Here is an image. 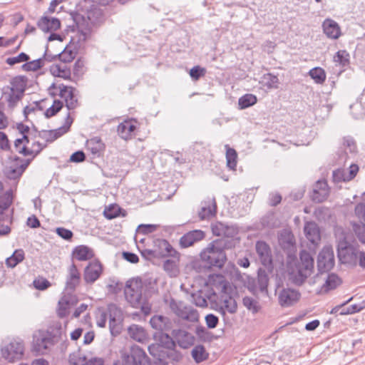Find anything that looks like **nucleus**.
Listing matches in <instances>:
<instances>
[{"label": "nucleus", "mask_w": 365, "mask_h": 365, "mask_svg": "<svg viewBox=\"0 0 365 365\" xmlns=\"http://www.w3.org/2000/svg\"><path fill=\"white\" fill-rule=\"evenodd\" d=\"M235 244L234 240L217 239L213 240L200 252V258L205 263V266L209 268H222L227 261L225 250L234 247Z\"/></svg>", "instance_id": "f257e3e1"}, {"label": "nucleus", "mask_w": 365, "mask_h": 365, "mask_svg": "<svg viewBox=\"0 0 365 365\" xmlns=\"http://www.w3.org/2000/svg\"><path fill=\"white\" fill-rule=\"evenodd\" d=\"M14 147L18 153L31 160L43 149V144L37 135H27L17 138Z\"/></svg>", "instance_id": "f03ea898"}, {"label": "nucleus", "mask_w": 365, "mask_h": 365, "mask_svg": "<svg viewBox=\"0 0 365 365\" xmlns=\"http://www.w3.org/2000/svg\"><path fill=\"white\" fill-rule=\"evenodd\" d=\"M337 256L341 263L357 264L358 256L361 250L357 246H354L347 240L344 234L339 237L337 240Z\"/></svg>", "instance_id": "7ed1b4c3"}, {"label": "nucleus", "mask_w": 365, "mask_h": 365, "mask_svg": "<svg viewBox=\"0 0 365 365\" xmlns=\"http://www.w3.org/2000/svg\"><path fill=\"white\" fill-rule=\"evenodd\" d=\"M297 274L293 281L297 285H301L309 277L314 269V259L306 250L299 253V261L296 264Z\"/></svg>", "instance_id": "20e7f679"}, {"label": "nucleus", "mask_w": 365, "mask_h": 365, "mask_svg": "<svg viewBox=\"0 0 365 365\" xmlns=\"http://www.w3.org/2000/svg\"><path fill=\"white\" fill-rule=\"evenodd\" d=\"M144 282L140 277L133 278L126 282L124 293L126 300L133 307L141 304Z\"/></svg>", "instance_id": "39448f33"}, {"label": "nucleus", "mask_w": 365, "mask_h": 365, "mask_svg": "<svg viewBox=\"0 0 365 365\" xmlns=\"http://www.w3.org/2000/svg\"><path fill=\"white\" fill-rule=\"evenodd\" d=\"M48 92L53 98L58 96L63 99L68 109H73L77 106V99L71 86L53 83L49 86Z\"/></svg>", "instance_id": "423d86ee"}, {"label": "nucleus", "mask_w": 365, "mask_h": 365, "mask_svg": "<svg viewBox=\"0 0 365 365\" xmlns=\"http://www.w3.org/2000/svg\"><path fill=\"white\" fill-rule=\"evenodd\" d=\"M72 123L73 118L71 117L70 113H68L65 120L64 124L61 127L54 130H43L37 135L38 138H40L41 142H43V148L46 147L48 143H53L58 138L66 133L69 130Z\"/></svg>", "instance_id": "0eeeda50"}, {"label": "nucleus", "mask_w": 365, "mask_h": 365, "mask_svg": "<svg viewBox=\"0 0 365 365\" xmlns=\"http://www.w3.org/2000/svg\"><path fill=\"white\" fill-rule=\"evenodd\" d=\"M149 254L155 257H172L179 259L180 255L173 246L164 239H155L153 240V249L149 250Z\"/></svg>", "instance_id": "6e6552de"}, {"label": "nucleus", "mask_w": 365, "mask_h": 365, "mask_svg": "<svg viewBox=\"0 0 365 365\" xmlns=\"http://www.w3.org/2000/svg\"><path fill=\"white\" fill-rule=\"evenodd\" d=\"M109 329L113 336L118 335L122 331L123 312L115 304L108 305Z\"/></svg>", "instance_id": "1a4fd4ad"}, {"label": "nucleus", "mask_w": 365, "mask_h": 365, "mask_svg": "<svg viewBox=\"0 0 365 365\" xmlns=\"http://www.w3.org/2000/svg\"><path fill=\"white\" fill-rule=\"evenodd\" d=\"M334 255L331 246H325L318 255L317 266L320 272H327L334 266Z\"/></svg>", "instance_id": "9d476101"}, {"label": "nucleus", "mask_w": 365, "mask_h": 365, "mask_svg": "<svg viewBox=\"0 0 365 365\" xmlns=\"http://www.w3.org/2000/svg\"><path fill=\"white\" fill-rule=\"evenodd\" d=\"M1 354L9 361L19 360L24 354V346L20 342L11 341L2 348Z\"/></svg>", "instance_id": "9b49d317"}, {"label": "nucleus", "mask_w": 365, "mask_h": 365, "mask_svg": "<svg viewBox=\"0 0 365 365\" xmlns=\"http://www.w3.org/2000/svg\"><path fill=\"white\" fill-rule=\"evenodd\" d=\"M211 230L215 236L223 237L222 239L233 240L238 234V228L234 225H225L221 222L212 223Z\"/></svg>", "instance_id": "f8f14e48"}, {"label": "nucleus", "mask_w": 365, "mask_h": 365, "mask_svg": "<svg viewBox=\"0 0 365 365\" xmlns=\"http://www.w3.org/2000/svg\"><path fill=\"white\" fill-rule=\"evenodd\" d=\"M301 297V294L291 288H283L278 294V302L281 307H289L297 303Z\"/></svg>", "instance_id": "ddd939ff"}, {"label": "nucleus", "mask_w": 365, "mask_h": 365, "mask_svg": "<svg viewBox=\"0 0 365 365\" xmlns=\"http://www.w3.org/2000/svg\"><path fill=\"white\" fill-rule=\"evenodd\" d=\"M77 298L71 294H63L58 303L56 312L58 317H64L70 313L71 309L77 304Z\"/></svg>", "instance_id": "4468645a"}, {"label": "nucleus", "mask_w": 365, "mask_h": 365, "mask_svg": "<svg viewBox=\"0 0 365 365\" xmlns=\"http://www.w3.org/2000/svg\"><path fill=\"white\" fill-rule=\"evenodd\" d=\"M138 123V120L135 118L125 120L118 125L117 132L118 135L125 140L131 139Z\"/></svg>", "instance_id": "2eb2a0df"}, {"label": "nucleus", "mask_w": 365, "mask_h": 365, "mask_svg": "<svg viewBox=\"0 0 365 365\" xmlns=\"http://www.w3.org/2000/svg\"><path fill=\"white\" fill-rule=\"evenodd\" d=\"M205 237V234L201 230L189 231L180 238L179 245L181 248H187L202 240Z\"/></svg>", "instance_id": "dca6fc26"}, {"label": "nucleus", "mask_w": 365, "mask_h": 365, "mask_svg": "<svg viewBox=\"0 0 365 365\" xmlns=\"http://www.w3.org/2000/svg\"><path fill=\"white\" fill-rule=\"evenodd\" d=\"M255 249L262 264L264 267H272V252L268 244L264 241H257L255 245Z\"/></svg>", "instance_id": "f3484780"}, {"label": "nucleus", "mask_w": 365, "mask_h": 365, "mask_svg": "<svg viewBox=\"0 0 365 365\" xmlns=\"http://www.w3.org/2000/svg\"><path fill=\"white\" fill-rule=\"evenodd\" d=\"M329 195V187L326 180H318L314 185L313 191L311 195L312 201L315 202H322L327 199Z\"/></svg>", "instance_id": "a211bd4d"}, {"label": "nucleus", "mask_w": 365, "mask_h": 365, "mask_svg": "<svg viewBox=\"0 0 365 365\" xmlns=\"http://www.w3.org/2000/svg\"><path fill=\"white\" fill-rule=\"evenodd\" d=\"M37 26L44 33L54 32L61 26V21L56 17L42 16L37 22Z\"/></svg>", "instance_id": "6ab92c4d"}, {"label": "nucleus", "mask_w": 365, "mask_h": 365, "mask_svg": "<svg viewBox=\"0 0 365 365\" xmlns=\"http://www.w3.org/2000/svg\"><path fill=\"white\" fill-rule=\"evenodd\" d=\"M51 344L50 339L46 337L43 333L38 332L34 336L32 351L36 354H43Z\"/></svg>", "instance_id": "aec40b11"}, {"label": "nucleus", "mask_w": 365, "mask_h": 365, "mask_svg": "<svg viewBox=\"0 0 365 365\" xmlns=\"http://www.w3.org/2000/svg\"><path fill=\"white\" fill-rule=\"evenodd\" d=\"M202 207L198 213L200 220L209 219L216 214L217 203L215 197H207L201 203Z\"/></svg>", "instance_id": "412c9836"}, {"label": "nucleus", "mask_w": 365, "mask_h": 365, "mask_svg": "<svg viewBox=\"0 0 365 365\" xmlns=\"http://www.w3.org/2000/svg\"><path fill=\"white\" fill-rule=\"evenodd\" d=\"M171 334L181 348L187 349L193 344L194 337L183 329H173Z\"/></svg>", "instance_id": "4be33fe9"}, {"label": "nucleus", "mask_w": 365, "mask_h": 365, "mask_svg": "<svg viewBox=\"0 0 365 365\" xmlns=\"http://www.w3.org/2000/svg\"><path fill=\"white\" fill-rule=\"evenodd\" d=\"M130 356L135 365H151L150 359L139 346L133 345L131 346Z\"/></svg>", "instance_id": "5701e85b"}, {"label": "nucleus", "mask_w": 365, "mask_h": 365, "mask_svg": "<svg viewBox=\"0 0 365 365\" xmlns=\"http://www.w3.org/2000/svg\"><path fill=\"white\" fill-rule=\"evenodd\" d=\"M322 28L326 36L331 39H337L341 34L339 24L331 19H326L322 23Z\"/></svg>", "instance_id": "b1692460"}, {"label": "nucleus", "mask_w": 365, "mask_h": 365, "mask_svg": "<svg viewBox=\"0 0 365 365\" xmlns=\"http://www.w3.org/2000/svg\"><path fill=\"white\" fill-rule=\"evenodd\" d=\"M53 100L52 104L48 107V100L45 99L41 101L40 104V108L41 110L46 109L44 111V115L46 118H50L56 115L62 108L63 106V103L60 100L56 99Z\"/></svg>", "instance_id": "393cba45"}, {"label": "nucleus", "mask_w": 365, "mask_h": 365, "mask_svg": "<svg viewBox=\"0 0 365 365\" xmlns=\"http://www.w3.org/2000/svg\"><path fill=\"white\" fill-rule=\"evenodd\" d=\"M304 231L307 239L313 245H317L320 241V231L315 222H306L304 225Z\"/></svg>", "instance_id": "a878e982"}, {"label": "nucleus", "mask_w": 365, "mask_h": 365, "mask_svg": "<svg viewBox=\"0 0 365 365\" xmlns=\"http://www.w3.org/2000/svg\"><path fill=\"white\" fill-rule=\"evenodd\" d=\"M150 326L158 331L163 332L171 328L170 320L162 315H155L150 319Z\"/></svg>", "instance_id": "bb28decb"}, {"label": "nucleus", "mask_w": 365, "mask_h": 365, "mask_svg": "<svg viewBox=\"0 0 365 365\" xmlns=\"http://www.w3.org/2000/svg\"><path fill=\"white\" fill-rule=\"evenodd\" d=\"M49 71L52 76L63 78L65 80L71 79V70L63 64L55 63L50 66Z\"/></svg>", "instance_id": "cd10ccee"}, {"label": "nucleus", "mask_w": 365, "mask_h": 365, "mask_svg": "<svg viewBox=\"0 0 365 365\" xmlns=\"http://www.w3.org/2000/svg\"><path fill=\"white\" fill-rule=\"evenodd\" d=\"M22 160L19 158H15L13 164L7 168L6 173L10 178H16L21 175L27 165H23Z\"/></svg>", "instance_id": "c85d7f7f"}, {"label": "nucleus", "mask_w": 365, "mask_h": 365, "mask_svg": "<svg viewBox=\"0 0 365 365\" xmlns=\"http://www.w3.org/2000/svg\"><path fill=\"white\" fill-rule=\"evenodd\" d=\"M129 336L138 342H144L148 339L145 329L136 324H133L128 329Z\"/></svg>", "instance_id": "c756f323"}, {"label": "nucleus", "mask_w": 365, "mask_h": 365, "mask_svg": "<svg viewBox=\"0 0 365 365\" xmlns=\"http://www.w3.org/2000/svg\"><path fill=\"white\" fill-rule=\"evenodd\" d=\"M25 257L24 252L23 250L19 249L14 251L13 255L6 259V264L8 267L14 268L19 263L21 262Z\"/></svg>", "instance_id": "7c9ffc66"}, {"label": "nucleus", "mask_w": 365, "mask_h": 365, "mask_svg": "<svg viewBox=\"0 0 365 365\" xmlns=\"http://www.w3.org/2000/svg\"><path fill=\"white\" fill-rule=\"evenodd\" d=\"M192 356L196 363H200L208 358V353L206 351L203 345L195 346L191 352Z\"/></svg>", "instance_id": "2f4dec72"}, {"label": "nucleus", "mask_w": 365, "mask_h": 365, "mask_svg": "<svg viewBox=\"0 0 365 365\" xmlns=\"http://www.w3.org/2000/svg\"><path fill=\"white\" fill-rule=\"evenodd\" d=\"M333 60L340 66L347 67L350 63V55L346 50H339L334 56Z\"/></svg>", "instance_id": "473e14b6"}, {"label": "nucleus", "mask_w": 365, "mask_h": 365, "mask_svg": "<svg viewBox=\"0 0 365 365\" xmlns=\"http://www.w3.org/2000/svg\"><path fill=\"white\" fill-rule=\"evenodd\" d=\"M269 277L265 270L259 269L257 273V287L262 293L267 294Z\"/></svg>", "instance_id": "72a5a7b5"}, {"label": "nucleus", "mask_w": 365, "mask_h": 365, "mask_svg": "<svg viewBox=\"0 0 365 365\" xmlns=\"http://www.w3.org/2000/svg\"><path fill=\"white\" fill-rule=\"evenodd\" d=\"M262 83L267 89L277 88L279 84V78L277 76L267 73L262 77Z\"/></svg>", "instance_id": "f704fd0d"}, {"label": "nucleus", "mask_w": 365, "mask_h": 365, "mask_svg": "<svg viewBox=\"0 0 365 365\" xmlns=\"http://www.w3.org/2000/svg\"><path fill=\"white\" fill-rule=\"evenodd\" d=\"M169 307L172 312L180 319L183 316L185 311L187 307V306L185 305L182 302L177 301L173 298L170 300Z\"/></svg>", "instance_id": "c9c22d12"}, {"label": "nucleus", "mask_w": 365, "mask_h": 365, "mask_svg": "<svg viewBox=\"0 0 365 365\" xmlns=\"http://www.w3.org/2000/svg\"><path fill=\"white\" fill-rule=\"evenodd\" d=\"M257 101V96L252 93H246L241 96L238 100V106L240 109H245L253 105Z\"/></svg>", "instance_id": "e433bc0d"}, {"label": "nucleus", "mask_w": 365, "mask_h": 365, "mask_svg": "<svg viewBox=\"0 0 365 365\" xmlns=\"http://www.w3.org/2000/svg\"><path fill=\"white\" fill-rule=\"evenodd\" d=\"M68 361L71 365H91L90 361L81 351L70 354Z\"/></svg>", "instance_id": "4c0bfd02"}, {"label": "nucleus", "mask_w": 365, "mask_h": 365, "mask_svg": "<svg viewBox=\"0 0 365 365\" xmlns=\"http://www.w3.org/2000/svg\"><path fill=\"white\" fill-rule=\"evenodd\" d=\"M222 310V314H225V311L228 312L230 314H234L237 312V305L235 299L230 296H226L225 299H223V305L221 307Z\"/></svg>", "instance_id": "58836bf2"}, {"label": "nucleus", "mask_w": 365, "mask_h": 365, "mask_svg": "<svg viewBox=\"0 0 365 365\" xmlns=\"http://www.w3.org/2000/svg\"><path fill=\"white\" fill-rule=\"evenodd\" d=\"M227 148L226 151V160H227V166L232 170H235L237 167V154L235 149L230 148L227 145L225 146Z\"/></svg>", "instance_id": "ea45409f"}, {"label": "nucleus", "mask_w": 365, "mask_h": 365, "mask_svg": "<svg viewBox=\"0 0 365 365\" xmlns=\"http://www.w3.org/2000/svg\"><path fill=\"white\" fill-rule=\"evenodd\" d=\"M309 75L318 84H322L326 80V73L321 67L312 68L309 72Z\"/></svg>", "instance_id": "a19ab883"}, {"label": "nucleus", "mask_w": 365, "mask_h": 365, "mask_svg": "<svg viewBox=\"0 0 365 365\" xmlns=\"http://www.w3.org/2000/svg\"><path fill=\"white\" fill-rule=\"evenodd\" d=\"M90 254L89 248L83 246H77L73 251V257L79 261H85L88 259Z\"/></svg>", "instance_id": "79ce46f5"}, {"label": "nucleus", "mask_w": 365, "mask_h": 365, "mask_svg": "<svg viewBox=\"0 0 365 365\" xmlns=\"http://www.w3.org/2000/svg\"><path fill=\"white\" fill-rule=\"evenodd\" d=\"M44 66V61L42 58L26 61L23 66L22 69L24 71H37Z\"/></svg>", "instance_id": "37998d69"}, {"label": "nucleus", "mask_w": 365, "mask_h": 365, "mask_svg": "<svg viewBox=\"0 0 365 365\" xmlns=\"http://www.w3.org/2000/svg\"><path fill=\"white\" fill-rule=\"evenodd\" d=\"M243 305L252 314H257L261 309L259 302L250 297H245L242 299Z\"/></svg>", "instance_id": "c03bdc74"}, {"label": "nucleus", "mask_w": 365, "mask_h": 365, "mask_svg": "<svg viewBox=\"0 0 365 365\" xmlns=\"http://www.w3.org/2000/svg\"><path fill=\"white\" fill-rule=\"evenodd\" d=\"M341 283V279L335 274H330L324 284L326 291L336 289Z\"/></svg>", "instance_id": "a18cd8bd"}, {"label": "nucleus", "mask_w": 365, "mask_h": 365, "mask_svg": "<svg viewBox=\"0 0 365 365\" xmlns=\"http://www.w3.org/2000/svg\"><path fill=\"white\" fill-rule=\"evenodd\" d=\"M163 269L170 277H176L179 272L176 262L173 259H166L163 263Z\"/></svg>", "instance_id": "49530a36"}, {"label": "nucleus", "mask_w": 365, "mask_h": 365, "mask_svg": "<svg viewBox=\"0 0 365 365\" xmlns=\"http://www.w3.org/2000/svg\"><path fill=\"white\" fill-rule=\"evenodd\" d=\"M333 181L336 183L350 181L346 169H336L332 173Z\"/></svg>", "instance_id": "de8ad7c7"}, {"label": "nucleus", "mask_w": 365, "mask_h": 365, "mask_svg": "<svg viewBox=\"0 0 365 365\" xmlns=\"http://www.w3.org/2000/svg\"><path fill=\"white\" fill-rule=\"evenodd\" d=\"M199 317L198 312L192 307L187 306L181 319L190 322H197L199 321Z\"/></svg>", "instance_id": "09e8293b"}, {"label": "nucleus", "mask_w": 365, "mask_h": 365, "mask_svg": "<svg viewBox=\"0 0 365 365\" xmlns=\"http://www.w3.org/2000/svg\"><path fill=\"white\" fill-rule=\"evenodd\" d=\"M33 285L35 289L40 291H44L51 286V283L45 277L38 276L33 281Z\"/></svg>", "instance_id": "8fccbe9b"}, {"label": "nucleus", "mask_w": 365, "mask_h": 365, "mask_svg": "<svg viewBox=\"0 0 365 365\" xmlns=\"http://www.w3.org/2000/svg\"><path fill=\"white\" fill-rule=\"evenodd\" d=\"M12 203V197L10 193L6 192L0 197V220L4 212L6 210Z\"/></svg>", "instance_id": "3c124183"}, {"label": "nucleus", "mask_w": 365, "mask_h": 365, "mask_svg": "<svg viewBox=\"0 0 365 365\" xmlns=\"http://www.w3.org/2000/svg\"><path fill=\"white\" fill-rule=\"evenodd\" d=\"M105 150V144L98 137L93 138V156H100Z\"/></svg>", "instance_id": "603ef678"}, {"label": "nucleus", "mask_w": 365, "mask_h": 365, "mask_svg": "<svg viewBox=\"0 0 365 365\" xmlns=\"http://www.w3.org/2000/svg\"><path fill=\"white\" fill-rule=\"evenodd\" d=\"M93 28L100 26L105 20L103 13L101 9L94 7L93 5Z\"/></svg>", "instance_id": "864d4df0"}, {"label": "nucleus", "mask_w": 365, "mask_h": 365, "mask_svg": "<svg viewBox=\"0 0 365 365\" xmlns=\"http://www.w3.org/2000/svg\"><path fill=\"white\" fill-rule=\"evenodd\" d=\"M76 56V53L69 47L66 46L64 50L59 54V59L63 63L71 62Z\"/></svg>", "instance_id": "5fc2aeb1"}, {"label": "nucleus", "mask_w": 365, "mask_h": 365, "mask_svg": "<svg viewBox=\"0 0 365 365\" xmlns=\"http://www.w3.org/2000/svg\"><path fill=\"white\" fill-rule=\"evenodd\" d=\"M29 60V56L25 53H21L17 56L8 58L6 63L9 66H14L17 63L26 62Z\"/></svg>", "instance_id": "6e6d98bb"}, {"label": "nucleus", "mask_w": 365, "mask_h": 365, "mask_svg": "<svg viewBox=\"0 0 365 365\" xmlns=\"http://www.w3.org/2000/svg\"><path fill=\"white\" fill-rule=\"evenodd\" d=\"M103 270V264L98 259H93V283L101 275Z\"/></svg>", "instance_id": "4d7b16f0"}, {"label": "nucleus", "mask_w": 365, "mask_h": 365, "mask_svg": "<svg viewBox=\"0 0 365 365\" xmlns=\"http://www.w3.org/2000/svg\"><path fill=\"white\" fill-rule=\"evenodd\" d=\"M206 73V69L200 66L192 67L190 71V76L194 81H197L200 78L204 76Z\"/></svg>", "instance_id": "13d9d810"}, {"label": "nucleus", "mask_w": 365, "mask_h": 365, "mask_svg": "<svg viewBox=\"0 0 365 365\" xmlns=\"http://www.w3.org/2000/svg\"><path fill=\"white\" fill-rule=\"evenodd\" d=\"M119 211L120 208L118 206L110 205L108 207L105 208L103 214L107 219L111 220L119 215Z\"/></svg>", "instance_id": "bf43d9fd"}, {"label": "nucleus", "mask_w": 365, "mask_h": 365, "mask_svg": "<svg viewBox=\"0 0 365 365\" xmlns=\"http://www.w3.org/2000/svg\"><path fill=\"white\" fill-rule=\"evenodd\" d=\"M69 274H70V279L69 282H68V284H72L75 286L78 283L80 274L79 272L75 265L71 266L69 269Z\"/></svg>", "instance_id": "052dcab7"}, {"label": "nucleus", "mask_w": 365, "mask_h": 365, "mask_svg": "<svg viewBox=\"0 0 365 365\" xmlns=\"http://www.w3.org/2000/svg\"><path fill=\"white\" fill-rule=\"evenodd\" d=\"M355 215L365 225V203L360 202L355 206Z\"/></svg>", "instance_id": "680f3d73"}, {"label": "nucleus", "mask_w": 365, "mask_h": 365, "mask_svg": "<svg viewBox=\"0 0 365 365\" xmlns=\"http://www.w3.org/2000/svg\"><path fill=\"white\" fill-rule=\"evenodd\" d=\"M161 337L162 343L165 348L173 349L175 347V340L173 336H170L168 334H163Z\"/></svg>", "instance_id": "e2e57ef3"}, {"label": "nucleus", "mask_w": 365, "mask_h": 365, "mask_svg": "<svg viewBox=\"0 0 365 365\" xmlns=\"http://www.w3.org/2000/svg\"><path fill=\"white\" fill-rule=\"evenodd\" d=\"M206 325L209 329H215L219 323L218 317L213 314H208L205 318Z\"/></svg>", "instance_id": "0e129e2a"}, {"label": "nucleus", "mask_w": 365, "mask_h": 365, "mask_svg": "<svg viewBox=\"0 0 365 365\" xmlns=\"http://www.w3.org/2000/svg\"><path fill=\"white\" fill-rule=\"evenodd\" d=\"M86 71V63L82 58L78 59L74 66V73L76 75H82Z\"/></svg>", "instance_id": "69168bd1"}, {"label": "nucleus", "mask_w": 365, "mask_h": 365, "mask_svg": "<svg viewBox=\"0 0 365 365\" xmlns=\"http://www.w3.org/2000/svg\"><path fill=\"white\" fill-rule=\"evenodd\" d=\"M56 232L61 237L67 240H71L73 237V232L70 230L64 227H57L56 229Z\"/></svg>", "instance_id": "338daca9"}, {"label": "nucleus", "mask_w": 365, "mask_h": 365, "mask_svg": "<svg viewBox=\"0 0 365 365\" xmlns=\"http://www.w3.org/2000/svg\"><path fill=\"white\" fill-rule=\"evenodd\" d=\"M193 303L200 307H207V299L202 297L201 294H192Z\"/></svg>", "instance_id": "774afa93"}]
</instances>
